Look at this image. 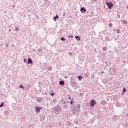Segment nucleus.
Instances as JSON below:
<instances>
[{
    "label": "nucleus",
    "instance_id": "1",
    "mask_svg": "<svg viewBox=\"0 0 128 128\" xmlns=\"http://www.w3.org/2000/svg\"><path fill=\"white\" fill-rule=\"evenodd\" d=\"M106 4L108 6V8H109V10H111L112 7L114 6V4H112V2H106Z\"/></svg>",
    "mask_w": 128,
    "mask_h": 128
},
{
    "label": "nucleus",
    "instance_id": "2",
    "mask_svg": "<svg viewBox=\"0 0 128 128\" xmlns=\"http://www.w3.org/2000/svg\"><path fill=\"white\" fill-rule=\"evenodd\" d=\"M42 107H38L36 106L35 109V112L36 114H38L40 112V110H42Z\"/></svg>",
    "mask_w": 128,
    "mask_h": 128
},
{
    "label": "nucleus",
    "instance_id": "3",
    "mask_svg": "<svg viewBox=\"0 0 128 128\" xmlns=\"http://www.w3.org/2000/svg\"><path fill=\"white\" fill-rule=\"evenodd\" d=\"M96 100H92L90 102V106H94L96 104Z\"/></svg>",
    "mask_w": 128,
    "mask_h": 128
},
{
    "label": "nucleus",
    "instance_id": "4",
    "mask_svg": "<svg viewBox=\"0 0 128 128\" xmlns=\"http://www.w3.org/2000/svg\"><path fill=\"white\" fill-rule=\"evenodd\" d=\"M80 12H82V14H86V10L84 8V7H82L80 8Z\"/></svg>",
    "mask_w": 128,
    "mask_h": 128
},
{
    "label": "nucleus",
    "instance_id": "5",
    "mask_svg": "<svg viewBox=\"0 0 128 128\" xmlns=\"http://www.w3.org/2000/svg\"><path fill=\"white\" fill-rule=\"evenodd\" d=\"M28 64H32V58H29L28 59Z\"/></svg>",
    "mask_w": 128,
    "mask_h": 128
},
{
    "label": "nucleus",
    "instance_id": "6",
    "mask_svg": "<svg viewBox=\"0 0 128 128\" xmlns=\"http://www.w3.org/2000/svg\"><path fill=\"white\" fill-rule=\"evenodd\" d=\"M114 38L115 40H118V36H120L116 35V34L114 35Z\"/></svg>",
    "mask_w": 128,
    "mask_h": 128
},
{
    "label": "nucleus",
    "instance_id": "7",
    "mask_svg": "<svg viewBox=\"0 0 128 128\" xmlns=\"http://www.w3.org/2000/svg\"><path fill=\"white\" fill-rule=\"evenodd\" d=\"M59 84L60 86H64V80H61Z\"/></svg>",
    "mask_w": 128,
    "mask_h": 128
},
{
    "label": "nucleus",
    "instance_id": "8",
    "mask_svg": "<svg viewBox=\"0 0 128 128\" xmlns=\"http://www.w3.org/2000/svg\"><path fill=\"white\" fill-rule=\"evenodd\" d=\"M103 106H105V104H106V101L104 100H102L101 102Z\"/></svg>",
    "mask_w": 128,
    "mask_h": 128
},
{
    "label": "nucleus",
    "instance_id": "9",
    "mask_svg": "<svg viewBox=\"0 0 128 128\" xmlns=\"http://www.w3.org/2000/svg\"><path fill=\"white\" fill-rule=\"evenodd\" d=\"M71 86H72V88H76V83L72 82Z\"/></svg>",
    "mask_w": 128,
    "mask_h": 128
},
{
    "label": "nucleus",
    "instance_id": "10",
    "mask_svg": "<svg viewBox=\"0 0 128 128\" xmlns=\"http://www.w3.org/2000/svg\"><path fill=\"white\" fill-rule=\"evenodd\" d=\"M56 18L58 19V16L56 15L54 17V22H56Z\"/></svg>",
    "mask_w": 128,
    "mask_h": 128
},
{
    "label": "nucleus",
    "instance_id": "11",
    "mask_svg": "<svg viewBox=\"0 0 128 128\" xmlns=\"http://www.w3.org/2000/svg\"><path fill=\"white\" fill-rule=\"evenodd\" d=\"M122 22L124 24H128V21L126 20H123Z\"/></svg>",
    "mask_w": 128,
    "mask_h": 128
},
{
    "label": "nucleus",
    "instance_id": "12",
    "mask_svg": "<svg viewBox=\"0 0 128 128\" xmlns=\"http://www.w3.org/2000/svg\"><path fill=\"white\" fill-rule=\"evenodd\" d=\"M75 38H76L77 40H80V38L79 36H76Z\"/></svg>",
    "mask_w": 128,
    "mask_h": 128
},
{
    "label": "nucleus",
    "instance_id": "13",
    "mask_svg": "<svg viewBox=\"0 0 128 128\" xmlns=\"http://www.w3.org/2000/svg\"><path fill=\"white\" fill-rule=\"evenodd\" d=\"M70 104L72 106H73V104H74V101L72 100V98L71 100V101L70 102Z\"/></svg>",
    "mask_w": 128,
    "mask_h": 128
},
{
    "label": "nucleus",
    "instance_id": "14",
    "mask_svg": "<svg viewBox=\"0 0 128 128\" xmlns=\"http://www.w3.org/2000/svg\"><path fill=\"white\" fill-rule=\"evenodd\" d=\"M78 78L80 80H82V76H78Z\"/></svg>",
    "mask_w": 128,
    "mask_h": 128
},
{
    "label": "nucleus",
    "instance_id": "15",
    "mask_svg": "<svg viewBox=\"0 0 128 128\" xmlns=\"http://www.w3.org/2000/svg\"><path fill=\"white\" fill-rule=\"evenodd\" d=\"M122 92H123L122 94H124V92H126V89L125 88H124Z\"/></svg>",
    "mask_w": 128,
    "mask_h": 128
},
{
    "label": "nucleus",
    "instance_id": "16",
    "mask_svg": "<svg viewBox=\"0 0 128 128\" xmlns=\"http://www.w3.org/2000/svg\"><path fill=\"white\" fill-rule=\"evenodd\" d=\"M116 32L117 34H120V30H118V29H117V30H116Z\"/></svg>",
    "mask_w": 128,
    "mask_h": 128
},
{
    "label": "nucleus",
    "instance_id": "17",
    "mask_svg": "<svg viewBox=\"0 0 128 128\" xmlns=\"http://www.w3.org/2000/svg\"><path fill=\"white\" fill-rule=\"evenodd\" d=\"M102 50L104 52H106V46L103 47Z\"/></svg>",
    "mask_w": 128,
    "mask_h": 128
},
{
    "label": "nucleus",
    "instance_id": "18",
    "mask_svg": "<svg viewBox=\"0 0 128 128\" xmlns=\"http://www.w3.org/2000/svg\"><path fill=\"white\" fill-rule=\"evenodd\" d=\"M52 68L51 66H50L48 68V70H50V72L52 71Z\"/></svg>",
    "mask_w": 128,
    "mask_h": 128
},
{
    "label": "nucleus",
    "instance_id": "19",
    "mask_svg": "<svg viewBox=\"0 0 128 128\" xmlns=\"http://www.w3.org/2000/svg\"><path fill=\"white\" fill-rule=\"evenodd\" d=\"M60 40H66V38H64V37H62L61 38H60Z\"/></svg>",
    "mask_w": 128,
    "mask_h": 128
},
{
    "label": "nucleus",
    "instance_id": "20",
    "mask_svg": "<svg viewBox=\"0 0 128 128\" xmlns=\"http://www.w3.org/2000/svg\"><path fill=\"white\" fill-rule=\"evenodd\" d=\"M116 106L118 108V106H120V102H117L116 104Z\"/></svg>",
    "mask_w": 128,
    "mask_h": 128
},
{
    "label": "nucleus",
    "instance_id": "21",
    "mask_svg": "<svg viewBox=\"0 0 128 128\" xmlns=\"http://www.w3.org/2000/svg\"><path fill=\"white\" fill-rule=\"evenodd\" d=\"M76 108H80V104H78Z\"/></svg>",
    "mask_w": 128,
    "mask_h": 128
},
{
    "label": "nucleus",
    "instance_id": "22",
    "mask_svg": "<svg viewBox=\"0 0 128 128\" xmlns=\"http://www.w3.org/2000/svg\"><path fill=\"white\" fill-rule=\"evenodd\" d=\"M15 30L16 32H18V27H16L15 28Z\"/></svg>",
    "mask_w": 128,
    "mask_h": 128
},
{
    "label": "nucleus",
    "instance_id": "23",
    "mask_svg": "<svg viewBox=\"0 0 128 128\" xmlns=\"http://www.w3.org/2000/svg\"><path fill=\"white\" fill-rule=\"evenodd\" d=\"M112 23H110L109 24V27L112 28Z\"/></svg>",
    "mask_w": 128,
    "mask_h": 128
},
{
    "label": "nucleus",
    "instance_id": "24",
    "mask_svg": "<svg viewBox=\"0 0 128 128\" xmlns=\"http://www.w3.org/2000/svg\"><path fill=\"white\" fill-rule=\"evenodd\" d=\"M20 88L24 89V86L22 85H20Z\"/></svg>",
    "mask_w": 128,
    "mask_h": 128
},
{
    "label": "nucleus",
    "instance_id": "25",
    "mask_svg": "<svg viewBox=\"0 0 128 128\" xmlns=\"http://www.w3.org/2000/svg\"><path fill=\"white\" fill-rule=\"evenodd\" d=\"M49 94H50L51 96H54V93Z\"/></svg>",
    "mask_w": 128,
    "mask_h": 128
},
{
    "label": "nucleus",
    "instance_id": "26",
    "mask_svg": "<svg viewBox=\"0 0 128 128\" xmlns=\"http://www.w3.org/2000/svg\"><path fill=\"white\" fill-rule=\"evenodd\" d=\"M62 30L60 29L59 32V34H62Z\"/></svg>",
    "mask_w": 128,
    "mask_h": 128
},
{
    "label": "nucleus",
    "instance_id": "27",
    "mask_svg": "<svg viewBox=\"0 0 128 128\" xmlns=\"http://www.w3.org/2000/svg\"><path fill=\"white\" fill-rule=\"evenodd\" d=\"M0 106L1 108H2V106H4V103H1L0 105Z\"/></svg>",
    "mask_w": 128,
    "mask_h": 128
},
{
    "label": "nucleus",
    "instance_id": "28",
    "mask_svg": "<svg viewBox=\"0 0 128 128\" xmlns=\"http://www.w3.org/2000/svg\"><path fill=\"white\" fill-rule=\"evenodd\" d=\"M68 38H74V36H68Z\"/></svg>",
    "mask_w": 128,
    "mask_h": 128
},
{
    "label": "nucleus",
    "instance_id": "29",
    "mask_svg": "<svg viewBox=\"0 0 128 128\" xmlns=\"http://www.w3.org/2000/svg\"><path fill=\"white\" fill-rule=\"evenodd\" d=\"M66 12H64L63 13V16H66Z\"/></svg>",
    "mask_w": 128,
    "mask_h": 128
},
{
    "label": "nucleus",
    "instance_id": "30",
    "mask_svg": "<svg viewBox=\"0 0 128 128\" xmlns=\"http://www.w3.org/2000/svg\"><path fill=\"white\" fill-rule=\"evenodd\" d=\"M38 51L39 52H42V48H38Z\"/></svg>",
    "mask_w": 128,
    "mask_h": 128
},
{
    "label": "nucleus",
    "instance_id": "31",
    "mask_svg": "<svg viewBox=\"0 0 128 128\" xmlns=\"http://www.w3.org/2000/svg\"><path fill=\"white\" fill-rule=\"evenodd\" d=\"M28 62V60H26V59L24 58V62Z\"/></svg>",
    "mask_w": 128,
    "mask_h": 128
},
{
    "label": "nucleus",
    "instance_id": "32",
    "mask_svg": "<svg viewBox=\"0 0 128 128\" xmlns=\"http://www.w3.org/2000/svg\"><path fill=\"white\" fill-rule=\"evenodd\" d=\"M68 98H69V100H71L72 98H70V96H69Z\"/></svg>",
    "mask_w": 128,
    "mask_h": 128
},
{
    "label": "nucleus",
    "instance_id": "33",
    "mask_svg": "<svg viewBox=\"0 0 128 128\" xmlns=\"http://www.w3.org/2000/svg\"><path fill=\"white\" fill-rule=\"evenodd\" d=\"M95 52H98V51H96V48L94 49Z\"/></svg>",
    "mask_w": 128,
    "mask_h": 128
},
{
    "label": "nucleus",
    "instance_id": "34",
    "mask_svg": "<svg viewBox=\"0 0 128 128\" xmlns=\"http://www.w3.org/2000/svg\"><path fill=\"white\" fill-rule=\"evenodd\" d=\"M104 71H102V72H101V74H104Z\"/></svg>",
    "mask_w": 128,
    "mask_h": 128
},
{
    "label": "nucleus",
    "instance_id": "35",
    "mask_svg": "<svg viewBox=\"0 0 128 128\" xmlns=\"http://www.w3.org/2000/svg\"><path fill=\"white\" fill-rule=\"evenodd\" d=\"M11 30H11L10 29L9 30V32H11Z\"/></svg>",
    "mask_w": 128,
    "mask_h": 128
},
{
    "label": "nucleus",
    "instance_id": "36",
    "mask_svg": "<svg viewBox=\"0 0 128 128\" xmlns=\"http://www.w3.org/2000/svg\"><path fill=\"white\" fill-rule=\"evenodd\" d=\"M126 61H124V64H126Z\"/></svg>",
    "mask_w": 128,
    "mask_h": 128
},
{
    "label": "nucleus",
    "instance_id": "37",
    "mask_svg": "<svg viewBox=\"0 0 128 128\" xmlns=\"http://www.w3.org/2000/svg\"><path fill=\"white\" fill-rule=\"evenodd\" d=\"M16 7V6H13V8H15Z\"/></svg>",
    "mask_w": 128,
    "mask_h": 128
},
{
    "label": "nucleus",
    "instance_id": "38",
    "mask_svg": "<svg viewBox=\"0 0 128 128\" xmlns=\"http://www.w3.org/2000/svg\"><path fill=\"white\" fill-rule=\"evenodd\" d=\"M34 52H36V50H34Z\"/></svg>",
    "mask_w": 128,
    "mask_h": 128
},
{
    "label": "nucleus",
    "instance_id": "39",
    "mask_svg": "<svg viewBox=\"0 0 128 128\" xmlns=\"http://www.w3.org/2000/svg\"><path fill=\"white\" fill-rule=\"evenodd\" d=\"M68 102V104H70V102Z\"/></svg>",
    "mask_w": 128,
    "mask_h": 128
},
{
    "label": "nucleus",
    "instance_id": "40",
    "mask_svg": "<svg viewBox=\"0 0 128 128\" xmlns=\"http://www.w3.org/2000/svg\"><path fill=\"white\" fill-rule=\"evenodd\" d=\"M114 30H116L114 29Z\"/></svg>",
    "mask_w": 128,
    "mask_h": 128
},
{
    "label": "nucleus",
    "instance_id": "41",
    "mask_svg": "<svg viewBox=\"0 0 128 128\" xmlns=\"http://www.w3.org/2000/svg\"><path fill=\"white\" fill-rule=\"evenodd\" d=\"M65 78H66V76H65Z\"/></svg>",
    "mask_w": 128,
    "mask_h": 128
},
{
    "label": "nucleus",
    "instance_id": "42",
    "mask_svg": "<svg viewBox=\"0 0 128 128\" xmlns=\"http://www.w3.org/2000/svg\"><path fill=\"white\" fill-rule=\"evenodd\" d=\"M12 46H14L12 45Z\"/></svg>",
    "mask_w": 128,
    "mask_h": 128
},
{
    "label": "nucleus",
    "instance_id": "43",
    "mask_svg": "<svg viewBox=\"0 0 128 128\" xmlns=\"http://www.w3.org/2000/svg\"><path fill=\"white\" fill-rule=\"evenodd\" d=\"M107 100H108V99H107Z\"/></svg>",
    "mask_w": 128,
    "mask_h": 128
}]
</instances>
